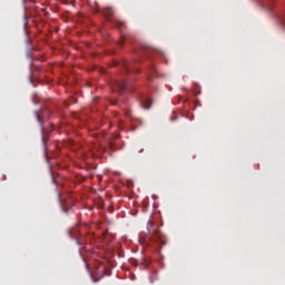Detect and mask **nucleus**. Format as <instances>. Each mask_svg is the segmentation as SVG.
I'll list each match as a JSON object with an SVG mask.
<instances>
[{
	"mask_svg": "<svg viewBox=\"0 0 285 285\" xmlns=\"http://www.w3.org/2000/svg\"><path fill=\"white\" fill-rule=\"evenodd\" d=\"M76 243L78 246H83V240L81 238H77Z\"/></svg>",
	"mask_w": 285,
	"mask_h": 285,
	"instance_id": "obj_6",
	"label": "nucleus"
},
{
	"mask_svg": "<svg viewBox=\"0 0 285 285\" xmlns=\"http://www.w3.org/2000/svg\"><path fill=\"white\" fill-rule=\"evenodd\" d=\"M104 17H107V19H110V16L112 14V9L107 8L102 11Z\"/></svg>",
	"mask_w": 285,
	"mask_h": 285,
	"instance_id": "obj_4",
	"label": "nucleus"
},
{
	"mask_svg": "<svg viewBox=\"0 0 285 285\" xmlns=\"http://www.w3.org/2000/svg\"><path fill=\"white\" fill-rule=\"evenodd\" d=\"M118 43L121 46L124 43V40L118 41Z\"/></svg>",
	"mask_w": 285,
	"mask_h": 285,
	"instance_id": "obj_10",
	"label": "nucleus"
},
{
	"mask_svg": "<svg viewBox=\"0 0 285 285\" xmlns=\"http://www.w3.org/2000/svg\"><path fill=\"white\" fill-rule=\"evenodd\" d=\"M281 23L285 27V19H281Z\"/></svg>",
	"mask_w": 285,
	"mask_h": 285,
	"instance_id": "obj_8",
	"label": "nucleus"
},
{
	"mask_svg": "<svg viewBox=\"0 0 285 285\" xmlns=\"http://www.w3.org/2000/svg\"><path fill=\"white\" fill-rule=\"evenodd\" d=\"M142 268H148V265H146V264H142Z\"/></svg>",
	"mask_w": 285,
	"mask_h": 285,
	"instance_id": "obj_9",
	"label": "nucleus"
},
{
	"mask_svg": "<svg viewBox=\"0 0 285 285\" xmlns=\"http://www.w3.org/2000/svg\"><path fill=\"white\" fill-rule=\"evenodd\" d=\"M140 106L144 110H150V106H153V99L148 97H144L140 99Z\"/></svg>",
	"mask_w": 285,
	"mask_h": 285,
	"instance_id": "obj_3",
	"label": "nucleus"
},
{
	"mask_svg": "<svg viewBox=\"0 0 285 285\" xmlns=\"http://www.w3.org/2000/svg\"><path fill=\"white\" fill-rule=\"evenodd\" d=\"M116 26H117L118 28H121V27L124 26V23L120 22V21H118V22L116 23Z\"/></svg>",
	"mask_w": 285,
	"mask_h": 285,
	"instance_id": "obj_7",
	"label": "nucleus"
},
{
	"mask_svg": "<svg viewBox=\"0 0 285 285\" xmlns=\"http://www.w3.org/2000/svg\"><path fill=\"white\" fill-rule=\"evenodd\" d=\"M147 230L149 233L150 239H155L158 242V244H163V246H166V242L161 238V232L159 230V227L155 225L153 222H148L147 224Z\"/></svg>",
	"mask_w": 285,
	"mask_h": 285,
	"instance_id": "obj_1",
	"label": "nucleus"
},
{
	"mask_svg": "<svg viewBox=\"0 0 285 285\" xmlns=\"http://www.w3.org/2000/svg\"><path fill=\"white\" fill-rule=\"evenodd\" d=\"M116 90H118V92H124V90H130V81L126 80V81H121V82H116Z\"/></svg>",
	"mask_w": 285,
	"mask_h": 285,
	"instance_id": "obj_2",
	"label": "nucleus"
},
{
	"mask_svg": "<svg viewBox=\"0 0 285 285\" xmlns=\"http://www.w3.org/2000/svg\"><path fill=\"white\" fill-rule=\"evenodd\" d=\"M36 117L39 124H43V120H41V115H39V112H36Z\"/></svg>",
	"mask_w": 285,
	"mask_h": 285,
	"instance_id": "obj_5",
	"label": "nucleus"
},
{
	"mask_svg": "<svg viewBox=\"0 0 285 285\" xmlns=\"http://www.w3.org/2000/svg\"><path fill=\"white\" fill-rule=\"evenodd\" d=\"M126 70H128V65H125Z\"/></svg>",
	"mask_w": 285,
	"mask_h": 285,
	"instance_id": "obj_11",
	"label": "nucleus"
}]
</instances>
